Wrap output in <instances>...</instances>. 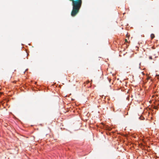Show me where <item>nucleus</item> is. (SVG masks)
I'll return each instance as SVG.
<instances>
[{
    "label": "nucleus",
    "mask_w": 159,
    "mask_h": 159,
    "mask_svg": "<svg viewBox=\"0 0 159 159\" xmlns=\"http://www.w3.org/2000/svg\"><path fill=\"white\" fill-rule=\"evenodd\" d=\"M125 42H127V39H125Z\"/></svg>",
    "instance_id": "nucleus-4"
},
{
    "label": "nucleus",
    "mask_w": 159,
    "mask_h": 159,
    "mask_svg": "<svg viewBox=\"0 0 159 159\" xmlns=\"http://www.w3.org/2000/svg\"><path fill=\"white\" fill-rule=\"evenodd\" d=\"M109 82H110V81H111V79H109Z\"/></svg>",
    "instance_id": "nucleus-5"
},
{
    "label": "nucleus",
    "mask_w": 159,
    "mask_h": 159,
    "mask_svg": "<svg viewBox=\"0 0 159 159\" xmlns=\"http://www.w3.org/2000/svg\"><path fill=\"white\" fill-rule=\"evenodd\" d=\"M157 107H155V109H156V108H157Z\"/></svg>",
    "instance_id": "nucleus-6"
},
{
    "label": "nucleus",
    "mask_w": 159,
    "mask_h": 159,
    "mask_svg": "<svg viewBox=\"0 0 159 159\" xmlns=\"http://www.w3.org/2000/svg\"><path fill=\"white\" fill-rule=\"evenodd\" d=\"M155 37L154 34H152L151 35V38L152 39H153Z\"/></svg>",
    "instance_id": "nucleus-2"
},
{
    "label": "nucleus",
    "mask_w": 159,
    "mask_h": 159,
    "mask_svg": "<svg viewBox=\"0 0 159 159\" xmlns=\"http://www.w3.org/2000/svg\"><path fill=\"white\" fill-rule=\"evenodd\" d=\"M149 58L150 59H151V60L152 59V56H149Z\"/></svg>",
    "instance_id": "nucleus-3"
},
{
    "label": "nucleus",
    "mask_w": 159,
    "mask_h": 159,
    "mask_svg": "<svg viewBox=\"0 0 159 159\" xmlns=\"http://www.w3.org/2000/svg\"><path fill=\"white\" fill-rule=\"evenodd\" d=\"M72 2L73 6L71 15L72 16H75L79 12L82 4V0H69Z\"/></svg>",
    "instance_id": "nucleus-1"
}]
</instances>
